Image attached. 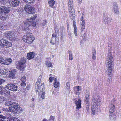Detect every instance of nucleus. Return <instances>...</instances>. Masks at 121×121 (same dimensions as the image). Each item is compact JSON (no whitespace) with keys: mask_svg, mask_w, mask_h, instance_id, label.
Here are the masks:
<instances>
[{"mask_svg":"<svg viewBox=\"0 0 121 121\" xmlns=\"http://www.w3.org/2000/svg\"><path fill=\"white\" fill-rule=\"evenodd\" d=\"M36 91L37 92L39 91V97H41L42 99L45 98V93L44 91V88L43 83H42L39 85H35Z\"/></svg>","mask_w":121,"mask_h":121,"instance_id":"f257e3e1","label":"nucleus"},{"mask_svg":"<svg viewBox=\"0 0 121 121\" xmlns=\"http://www.w3.org/2000/svg\"><path fill=\"white\" fill-rule=\"evenodd\" d=\"M68 5L70 17L71 19L73 20L75 19V14L74 9L73 8V4L72 0H69Z\"/></svg>","mask_w":121,"mask_h":121,"instance_id":"f03ea898","label":"nucleus"},{"mask_svg":"<svg viewBox=\"0 0 121 121\" xmlns=\"http://www.w3.org/2000/svg\"><path fill=\"white\" fill-rule=\"evenodd\" d=\"M92 110L94 115L96 112L98 111L99 108V103L98 99L95 98L92 99Z\"/></svg>","mask_w":121,"mask_h":121,"instance_id":"7ed1b4c3","label":"nucleus"},{"mask_svg":"<svg viewBox=\"0 0 121 121\" xmlns=\"http://www.w3.org/2000/svg\"><path fill=\"white\" fill-rule=\"evenodd\" d=\"M26 35L23 36L22 39L23 41L26 43H31L34 40V38L32 36V34L29 32Z\"/></svg>","mask_w":121,"mask_h":121,"instance_id":"20e7f679","label":"nucleus"},{"mask_svg":"<svg viewBox=\"0 0 121 121\" xmlns=\"http://www.w3.org/2000/svg\"><path fill=\"white\" fill-rule=\"evenodd\" d=\"M31 22V21L28 20L24 22V29L26 32H30V30L29 29V28L28 27L31 26V24L33 27H35L36 26V24L35 23L33 22L32 23Z\"/></svg>","mask_w":121,"mask_h":121,"instance_id":"39448f33","label":"nucleus"},{"mask_svg":"<svg viewBox=\"0 0 121 121\" xmlns=\"http://www.w3.org/2000/svg\"><path fill=\"white\" fill-rule=\"evenodd\" d=\"M106 66H112L113 61V59L111 53V51L109 50L107 56Z\"/></svg>","mask_w":121,"mask_h":121,"instance_id":"423d86ee","label":"nucleus"},{"mask_svg":"<svg viewBox=\"0 0 121 121\" xmlns=\"http://www.w3.org/2000/svg\"><path fill=\"white\" fill-rule=\"evenodd\" d=\"M26 11L28 13L30 14L34 13L35 12V9L30 5L26 4L24 8Z\"/></svg>","mask_w":121,"mask_h":121,"instance_id":"0eeeda50","label":"nucleus"},{"mask_svg":"<svg viewBox=\"0 0 121 121\" xmlns=\"http://www.w3.org/2000/svg\"><path fill=\"white\" fill-rule=\"evenodd\" d=\"M108 69L106 72V73L108 75V79L110 82L112 80V66H107Z\"/></svg>","mask_w":121,"mask_h":121,"instance_id":"6e6552de","label":"nucleus"},{"mask_svg":"<svg viewBox=\"0 0 121 121\" xmlns=\"http://www.w3.org/2000/svg\"><path fill=\"white\" fill-rule=\"evenodd\" d=\"M18 109V105H14L13 104L9 108V110L10 111L15 114L17 113H19V111Z\"/></svg>","mask_w":121,"mask_h":121,"instance_id":"1a4fd4ad","label":"nucleus"},{"mask_svg":"<svg viewBox=\"0 0 121 121\" xmlns=\"http://www.w3.org/2000/svg\"><path fill=\"white\" fill-rule=\"evenodd\" d=\"M5 36L8 39L11 41H13L16 39V38L15 36L12 34L10 31H8L5 32Z\"/></svg>","mask_w":121,"mask_h":121,"instance_id":"9d476101","label":"nucleus"},{"mask_svg":"<svg viewBox=\"0 0 121 121\" xmlns=\"http://www.w3.org/2000/svg\"><path fill=\"white\" fill-rule=\"evenodd\" d=\"M8 2L11 6L16 7L18 5L19 1V0H8Z\"/></svg>","mask_w":121,"mask_h":121,"instance_id":"9b49d317","label":"nucleus"},{"mask_svg":"<svg viewBox=\"0 0 121 121\" xmlns=\"http://www.w3.org/2000/svg\"><path fill=\"white\" fill-rule=\"evenodd\" d=\"M6 88L13 91H16L17 89V86L13 84H9L6 85Z\"/></svg>","mask_w":121,"mask_h":121,"instance_id":"f8f14e48","label":"nucleus"},{"mask_svg":"<svg viewBox=\"0 0 121 121\" xmlns=\"http://www.w3.org/2000/svg\"><path fill=\"white\" fill-rule=\"evenodd\" d=\"M0 11L1 13L6 14L10 12V9L8 7L2 6L0 7Z\"/></svg>","mask_w":121,"mask_h":121,"instance_id":"ddd939ff","label":"nucleus"},{"mask_svg":"<svg viewBox=\"0 0 121 121\" xmlns=\"http://www.w3.org/2000/svg\"><path fill=\"white\" fill-rule=\"evenodd\" d=\"M56 36V35L54 34H52V37L50 43L52 45H54L55 43L52 41V40H53V41H54V40H55V43L57 45L58 44L59 39H58L57 38V37H55V39H54V37Z\"/></svg>","mask_w":121,"mask_h":121,"instance_id":"4468645a","label":"nucleus"},{"mask_svg":"<svg viewBox=\"0 0 121 121\" xmlns=\"http://www.w3.org/2000/svg\"><path fill=\"white\" fill-rule=\"evenodd\" d=\"M103 21L106 24H108L111 21V19L110 17L108 16V15H106L104 16L103 17Z\"/></svg>","mask_w":121,"mask_h":121,"instance_id":"2eb2a0df","label":"nucleus"},{"mask_svg":"<svg viewBox=\"0 0 121 121\" xmlns=\"http://www.w3.org/2000/svg\"><path fill=\"white\" fill-rule=\"evenodd\" d=\"M81 100L79 99H78V100H76L74 102L75 104L76 107V109H79L81 108Z\"/></svg>","mask_w":121,"mask_h":121,"instance_id":"dca6fc26","label":"nucleus"},{"mask_svg":"<svg viewBox=\"0 0 121 121\" xmlns=\"http://www.w3.org/2000/svg\"><path fill=\"white\" fill-rule=\"evenodd\" d=\"M27 58L28 60H30L34 58V56L35 55V53L33 52H31L27 54Z\"/></svg>","mask_w":121,"mask_h":121,"instance_id":"f3484780","label":"nucleus"},{"mask_svg":"<svg viewBox=\"0 0 121 121\" xmlns=\"http://www.w3.org/2000/svg\"><path fill=\"white\" fill-rule=\"evenodd\" d=\"M113 10H114L115 13L117 14L119 13L118 10V5L116 2H114L113 3Z\"/></svg>","mask_w":121,"mask_h":121,"instance_id":"a211bd4d","label":"nucleus"},{"mask_svg":"<svg viewBox=\"0 0 121 121\" xmlns=\"http://www.w3.org/2000/svg\"><path fill=\"white\" fill-rule=\"evenodd\" d=\"M89 92L88 91L86 90V95L85 99V102H90L89 98Z\"/></svg>","mask_w":121,"mask_h":121,"instance_id":"6ab92c4d","label":"nucleus"},{"mask_svg":"<svg viewBox=\"0 0 121 121\" xmlns=\"http://www.w3.org/2000/svg\"><path fill=\"white\" fill-rule=\"evenodd\" d=\"M89 92L88 91L86 90V95L85 99V102H90L89 98Z\"/></svg>","mask_w":121,"mask_h":121,"instance_id":"aec40b11","label":"nucleus"},{"mask_svg":"<svg viewBox=\"0 0 121 121\" xmlns=\"http://www.w3.org/2000/svg\"><path fill=\"white\" fill-rule=\"evenodd\" d=\"M16 72V70H14L12 71L11 72L9 71V76L10 78H13L15 76V72Z\"/></svg>","mask_w":121,"mask_h":121,"instance_id":"412c9836","label":"nucleus"},{"mask_svg":"<svg viewBox=\"0 0 121 121\" xmlns=\"http://www.w3.org/2000/svg\"><path fill=\"white\" fill-rule=\"evenodd\" d=\"M25 65H21L18 64L17 66L18 69L21 71H23L24 69L26 67Z\"/></svg>","mask_w":121,"mask_h":121,"instance_id":"4be33fe9","label":"nucleus"},{"mask_svg":"<svg viewBox=\"0 0 121 121\" xmlns=\"http://www.w3.org/2000/svg\"><path fill=\"white\" fill-rule=\"evenodd\" d=\"M6 73L4 71V70H0V76L2 77H5L6 76Z\"/></svg>","mask_w":121,"mask_h":121,"instance_id":"5701e85b","label":"nucleus"},{"mask_svg":"<svg viewBox=\"0 0 121 121\" xmlns=\"http://www.w3.org/2000/svg\"><path fill=\"white\" fill-rule=\"evenodd\" d=\"M12 61V59L10 58L7 59H5V61L4 62V64H9L11 63Z\"/></svg>","mask_w":121,"mask_h":121,"instance_id":"b1692460","label":"nucleus"},{"mask_svg":"<svg viewBox=\"0 0 121 121\" xmlns=\"http://www.w3.org/2000/svg\"><path fill=\"white\" fill-rule=\"evenodd\" d=\"M2 92V94L3 95H9L10 94V92L9 91H7L5 89H3Z\"/></svg>","mask_w":121,"mask_h":121,"instance_id":"393cba45","label":"nucleus"},{"mask_svg":"<svg viewBox=\"0 0 121 121\" xmlns=\"http://www.w3.org/2000/svg\"><path fill=\"white\" fill-rule=\"evenodd\" d=\"M115 106L113 104H111L110 106L109 112H113L115 109Z\"/></svg>","mask_w":121,"mask_h":121,"instance_id":"a878e982","label":"nucleus"},{"mask_svg":"<svg viewBox=\"0 0 121 121\" xmlns=\"http://www.w3.org/2000/svg\"><path fill=\"white\" fill-rule=\"evenodd\" d=\"M26 59L24 58H22L19 62V64L25 65V63L26 62Z\"/></svg>","mask_w":121,"mask_h":121,"instance_id":"bb28decb","label":"nucleus"},{"mask_svg":"<svg viewBox=\"0 0 121 121\" xmlns=\"http://www.w3.org/2000/svg\"><path fill=\"white\" fill-rule=\"evenodd\" d=\"M55 3V1L53 0H49L48 2L49 5L51 7H52L54 6Z\"/></svg>","mask_w":121,"mask_h":121,"instance_id":"cd10ccee","label":"nucleus"},{"mask_svg":"<svg viewBox=\"0 0 121 121\" xmlns=\"http://www.w3.org/2000/svg\"><path fill=\"white\" fill-rule=\"evenodd\" d=\"M6 118L8 121H12L13 118L12 115L10 114L7 115L6 116Z\"/></svg>","mask_w":121,"mask_h":121,"instance_id":"c85d7f7f","label":"nucleus"},{"mask_svg":"<svg viewBox=\"0 0 121 121\" xmlns=\"http://www.w3.org/2000/svg\"><path fill=\"white\" fill-rule=\"evenodd\" d=\"M54 81L55 82L54 83V86L55 88H57L59 86V82L56 81V78H55V79H54Z\"/></svg>","mask_w":121,"mask_h":121,"instance_id":"c756f323","label":"nucleus"},{"mask_svg":"<svg viewBox=\"0 0 121 121\" xmlns=\"http://www.w3.org/2000/svg\"><path fill=\"white\" fill-rule=\"evenodd\" d=\"M42 77L41 75H40L38 79V81L36 83V85H39L40 84Z\"/></svg>","mask_w":121,"mask_h":121,"instance_id":"7c9ffc66","label":"nucleus"},{"mask_svg":"<svg viewBox=\"0 0 121 121\" xmlns=\"http://www.w3.org/2000/svg\"><path fill=\"white\" fill-rule=\"evenodd\" d=\"M15 104V103H13L12 102L10 101H8L6 102L5 103V104L6 105L9 106L13 105V104Z\"/></svg>","mask_w":121,"mask_h":121,"instance_id":"2f4dec72","label":"nucleus"},{"mask_svg":"<svg viewBox=\"0 0 121 121\" xmlns=\"http://www.w3.org/2000/svg\"><path fill=\"white\" fill-rule=\"evenodd\" d=\"M96 52L95 50H94L92 53V58L94 60H95L96 59Z\"/></svg>","mask_w":121,"mask_h":121,"instance_id":"473e14b6","label":"nucleus"},{"mask_svg":"<svg viewBox=\"0 0 121 121\" xmlns=\"http://www.w3.org/2000/svg\"><path fill=\"white\" fill-rule=\"evenodd\" d=\"M46 64L47 67H51L52 66V65L51 63L48 61L46 62Z\"/></svg>","mask_w":121,"mask_h":121,"instance_id":"72a5a7b5","label":"nucleus"},{"mask_svg":"<svg viewBox=\"0 0 121 121\" xmlns=\"http://www.w3.org/2000/svg\"><path fill=\"white\" fill-rule=\"evenodd\" d=\"M6 44H5V46L9 47H10L11 46V43L10 42H9L8 41L6 40Z\"/></svg>","mask_w":121,"mask_h":121,"instance_id":"f704fd0d","label":"nucleus"},{"mask_svg":"<svg viewBox=\"0 0 121 121\" xmlns=\"http://www.w3.org/2000/svg\"><path fill=\"white\" fill-rule=\"evenodd\" d=\"M69 59L71 60L73 59L72 55V52L71 51H69Z\"/></svg>","mask_w":121,"mask_h":121,"instance_id":"c9c22d12","label":"nucleus"},{"mask_svg":"<svg viewBox=\"0 0 121 121\" xmlns=\"http://www.w3.org/2000/svg\"><path fill=\"white\" fill-rule=\"evenodd\" d=\"M21 80L22 82H25L26 81V78L25 77H23L21 78Z\"/></svg>","mask_w":121,"mask_h":121,"instance_id":"e433bc0d","label":"nucleus"},{"mask_svg":"<svg viewBox=\"0 0 121 121\" xmlns=\"http://www.w3.org/2000/svg\"><path fill=\"white\" fill-rule=\"evenodd\" d=\"M37 17V15L36 14L34 15L32 17H31V20H35Z\"/></svg>","mask_w":121,"mask_h":121,"instance_id":"4c0bfd02","label":"nucleus"},{"mask_svg":"<svg viewBox=\"0 0 121 121\" xmlns=\"http://www.w3.org/2000/svg\"><path fill=\"white\" fill-rule=\"evenodd\" d=\"M81 28V31L82 32L83 31L85 28V25H80Z\"/></svg>","mask_w":121,"mask_h":121,"instance_id":"58836bf2","label":"nucleus"},{"mask_svg":"<svg viewBox=\"0 0 121 121\" xmlns=\"http://www.w3.org/2000/svg\"><path fill=\"white\" fill-rule=\"evenodd\" d=\"M87 37L86 36V34L84 33L83 35L82 36V40H85L86 39Z\"/></svg>","mask_w":121,"mask_h":121,"instance_id":"ea45409f","label":"nucleus"},{"mask_svg":"<svg viewBox=\"0 0 121 121\" xmlns=\"http://www.w3.org/2000/svg\"><path fill=\"white\" fill-rule=\"evenodd\" d=\"M5 61V60L3 59V58L2 57L0 58V63L4 64V62Z\"/></svg>","mask_w":121,"mask_h":121,"instance_id":"a19ab883","label":"nucleus"},{"mask_svg":"<svg viewBox=\"0 0 121 121\" xmlns=\"http://www.w3.org/2000/svg\"><path fill=\"white\" fill-rule=\"evenodd\" d=\"M113 112H110V113L109 114V117L112 120H113V119H114V118L112 117V116L113 115Z\"/></svg>","mask_w":121,"mask_h":121,"instance_id":"79ce46f5","label":"nucleus"},{"mask_svg":"<svg viewBox=\"0 0 121 121\" xmlns=\"http://www.w3.org/2000/svg\"><path fill=\"white\" fill-rule=\"evenodd\" d=\"M18 110H19V113H20L21 112H22L23 110V109H22V108H20L19 107V106L18 105Z\"/></svg>","mask_w":121,"mask_h":121,"instance_id":"37998d69","label":"nucleus"},{"mask_svg":"<svg viewBox=\"0 0 121 121\" xmlns=\"http://www.w3.org/2000/svg\"><path fill=\"white\" fill-rule=\"evenodd\" d=\"M55 78H54L53 77H50L49 78V81L50 82H52L53 81V80H54V79H55Z\"/></svg>","mask_w":121,"mask_h":121,"instance_id":"c03bdc74","label":"nucleus"},{"mask_svg":"<svg viewBox=\"0 0 121 121\" xmlns=\"http://www.w3.org/2000/svg\"><path fill=\"white\" fill-rule=\"evenodd\" d=\"M89 104H89V103L86 104V107L87 110L89 109Z\"/></svg>","mask_w":121,"mask_h":121,"instance_id":"a18cd8bd","label":"nucleus"},{"mask_svg":"<svg viewBox=\"0 0 121 121\" xmlns=\"http://www.w3.org/2000/svg\"><path fill=\"white\" fill-rule=\"evenodd\" d=\"M6 28V26L5 25H3L2 26H1V27L0 28V29H2L1 30H5Z\"/></svg>","mask_w":121,"mask_h":121,"instance_id":"49530a36","label":"nucleus"},{"mask_svg":"<svg viewBox=\"0 0 121 121\" xmlns=\"http://www.w3.org/2000/svg\"><path fill=\"white\" fill-rule=\"evenodd\" d=\"M0 17V19L2 20H5L6 19V17H5L3 16H1Z\"/></svg>","mask_w":121,"mask_h":121,"instance_id":"de8ad7c7","label":"nucleus"},{"mask_svg":"<svg viewBox=\"0 0 121 121\" xmlns=\"http://www.w3.org/2000/svg\"><path fill=\"white\" fill-rule=\"evenodd\" d=\"M25 2H27L28 3L31 2H32L33 0H23Z\"/></svg>","mask_w":121,"mask_h":121,"instance_id":"09e8293b","label":"nucleus"},{"mask_svg":"<svg viewBox=\"0 0 121 121\" xmlns=\"http://www.w3.org/2000/svg\"><path fill=\"white\" fill-rule=\"evenodd\" d=\"M80 22L81 23L80 25H85V20L81 21Z\"/></svg>","mask_w":121,"mask_h":121,"instance_id":"8fccbe9b","label":"nucleus"},{"mask_svg":"<svg viewBox=\"0 0 121 121\" xmlns=\"http://www.w3.org/2000/svg\"><path fill=\"white\" fill-rule=\"evenodd\" d=\"M77 28H74V34L76 36H77Z\"/></svg>","mask_w":121,"mask_h":121,"instance_id":"3c124183","label":"nucleus"},{"mask_svg":"<svg viewBox=\"0 0 121 121\" xmlns=\"http://www.w3.org/2000/svg\"><path fill=\"white\" fill-rule=\"evenodd\" d=\"M4 42H6V40L3 39H1V45H3Z\"/></svg>","mask_w":121,"mask_h":121,"instance_id":"603ef678","label":"nucleus"},{"mask_svg":"<svg viewBox=\"0 0 121 121\" xmlns=\"http://www.w3.org/2000/svg\"><path fill=\"white\" fill-rule=\"evenodd\" d=\"M25 82H22L21 84V85L22 86H26V84L25 83Z\"/></svg>","mask_w":121,"mask_h":121,"instance_id":"864d4df0","label":"nucleus"},{"mask_svg":"<svg viewBox=\"0 0 121 121\" xmlns=\"http://www.w3.org/2000/svg\"><path fill=\"white\" fill-rule=\"evenodd\" d=\"M1 1L4 5H5L6 4V0H1Z\"/></svg>","mask_w":121,"mask_h":121,"instance_id":"5fc2aeb1","label":"nucleus"},{"mask_svg":"<svg viewBox=\"0 0 121 121\" xmlns=\"http://www.w3.org/2000/svg\"><path fill=\"white\" fill-rule=\"evenodd\" d=\"M55 31L56 34L57 33H58L59 30L57 27H55Z\"/></svg>","mask_w":121,"mask_h":121,"instance_id":"6e6d98bb","label":"nucleus"},{"mask_svg":"<svg viewBox=\"0 0 121 121\" xmlns=\"http://www.w3.org/2000/svg\"><path fill=\"white\" fill-rule=\"evenodd\" d=\"M76 89H77V91H80L81 88H80V87L78 86H77L76 87Z\"/></svg>","mask_w":121,"mask_h":121,"instance_id":"4d7b16f0","label":"nucleus"},{"mask_svg":"<svg viewBox=\"0 0 121 121\" xmlns=\"http://www.w3.org/2000/svg\"><path fill=\"white\" fill-rule=\"evenodd\" d=\"M47 23V21L46 20H44L43 21V26L45 25Z\"/></svg>","mask_w":121,"mask_h":121,"instance_id":"13d9d810","label":"nucleus"},{"mask_svg":"<svg viewBox=\"0 0 121 121\" xmlns=\"http://www.w3.org/2000/svg\"><path fill=\"white\" fill-rule=\"evenodd\" d=\"M73 27L74 28H77L76 27V26L75 24V21H74L73 22Z\"/></svg>","mask_w":121,"mask_h":121,"instance_id":"bf43d9fd","label":"nucleus"},{"mask_svg":"<svg viewBox=\"0 0 121 121\" xmlns=\"http://www.w3.org/2000/svg\"><path fill=\"white\" fill-rule=\"evenodd\" d=\"M66 86L69 88V87L70 83L69 82H67L66 83Z\"/></svg>","mask_w":121,"mask_h":121,"instance_id":"052dcab7","label":"nucleus"},{"mask_svg":"<svg viewBox=\"0 0 121 121\" xmlns=\"http://www.w3.org/2000/svg\"><path fill=\"white\" fill-rule=\"evenodd\" d=\"M83 40H81L80 42V44L81 46H82L83 44Z\"/></svg>","mask_w":121,"mask_h":121,"instance_id":"680f3d73","label":"nucleus"},{"mask_svg":"<svg viewBox=\"0 0 121 121\" xmlns=\"http://www.w3.org/2000/svg\"><path fill=\"white\" fill-rule=\"evenodd\" d=\"M7 110V108H3L2 109V111H6Z\"/></svg>","mask_w":121,"mask_h":121,"instance_id":"e2e57ef3","label":"nucleus"},{"mask_svg":"<svg viewBox=\"0 0 121 121\" xmlns=\"http://www.w3.org/2000/svg\"><path fill=\"white\" fill-rule=\"evenodd\" d=\"M54 117L53 116H52L50 117V119L52 120H54Z\"/></svg>","mask_w":121,"mask_h":121,"instance_id":"0e129e2a","label":"nucleus"},{"mask_svg":"<svg viewBox=\"0 0 121 121\" xmlns=\"http://www.w3.org/2000/svg\"><path fill=\"white\" fill-rule=\"evenodd\" d=\"M4 80H2L1 79H0V85L2 84V82Z\"/></svg>","mask_w":121,"mask_h":121,"instance_id":"69168bd1","label":"nucleus"},{"mask_svg":"<svg viewBox=\"0 0 121 121\" xmlns=\"http://www.w3.org/2000/svg\"><path fill=\"white\" fill-rule=\"evenodd\" d=\"M84 20L83 19V17L82 16L81 18V21H84Z\"/></svg>","mask_w":121,"mask_h":121,"instance_id":"338daca9","label":"nucleus"},{"mask_svg":"<svg viewBox=\"0 0 121 121\" xmlns=\"http://www.w3.org/2000/svg\"><path fill=\"white\" fill-rule=\"evenodd\" d=\"M3 89H2V88H1V87H0V94H1L2 93V92L1 91H2Z\"/></svg>","mask_w":121,"mask_h":121,"instance_id":"774afa93","label":"nucleus"}]
</instances>
